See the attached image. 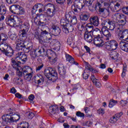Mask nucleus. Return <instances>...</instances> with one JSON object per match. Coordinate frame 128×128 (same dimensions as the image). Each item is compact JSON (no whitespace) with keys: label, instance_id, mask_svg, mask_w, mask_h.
Listing matches in <instances>:
<instances>
[{"label":"nucleus","instance_id":"13d9d810","mask_svg":"<svg viewBox=\"0 0 128 128\" xmlns=\"http://www.w3.org/2000/svg\"><path fill=\"white\" fill-rule=\"evenodd\" d=\"M76 116H80V118H84V114L80 111L76 112Z\"/></svg>","mask_w":128,"mask_h":128},{"label":"nucleus","instance_id":"49530a36","mask_svg":"<svg viewBox=\"0 0 128 128\" xmlns=\"http://www.w3.org/2000/svg\"><path fill=\"white\" fill-rule=\"evenodd\" d=\"M108 28H109L110 30H114L116 28V23L113 21H112L111 22H110V24H109Z\"/></svg>","mask_w":128,"mask_h":128},{"label":"nucleus","instance_id":"dca6fc26","mask_svg":"<svg viewBox=\"0 0 128 128\" xmlns=\"http://www.w3.org/2000/svg\"><path fill=\"white\" fill-rule=\"evenodd\" d=\"M122 116V112H120V113L116 114L114 116H112L110 119V122L111 124H116L120 116Z\"/></svg>","mask_w":128,"mask_h":128},{"label":"nucleus","instance_id":"9d476101","mask_svg":"<svg viewBox=\"0 0 128 128\" xmlns=\"http://www.w3.org/2000/svg\"><path fill=\"white\" fill-rule=\"evenodd\" d=\"M90 24L94 26H98L100 24V19L98 16H91L90 18Z\"/></svg>","mask_w":128,"mask_h":128},{"label":"nucleus","instance_id":"774afa93","mask_svg":"<svg viewBox=\"0 0 128 128\" xmlns=\"http://www.w3.org/2000/svg\"><path fill=\"white\" fill-rule=\"evenodd\" d=\"M38 26H46V22L39 20L38 22Z\"/></svg>","mask_w":128,"mask_h":128},{"label":"nucleus","instance_id":"412c9836","mask_svg":"<svg viewBox=\"0 0 128 128\" xmlns=\"http://www.w3.org/2000/svg\"><path fill=\"white\" fill-rule=\"evenodd\" d=\"M20 5H12L10 7V10L12 14H18V12H20Z\"/></svg>","mask_w":128,"mask_h":128},{"label":"nucleus","instance_id":"ddd939ff","mask_svg":"<svg viewBox=\"0 0 128 128\" xmlns=\"http://www.w3.org/2000/svg\"><path fill=\"white\" fill-rule=\"evenodd\" d=\"M92 2L86 0L84 2V4L82 6V8H84V6H88L90 10V12H94V10H96V6L95 7H94V6H92Z\"/></svg>","mask_w":128,"mask_h":128},{"label":"nucleus","instance_id":"de8ad7c7","mask_svg":"<svg viewBox=\"0 0 128 128\" xmlns=\"http://www.w3.org/2000/svg\"><path fill=\"white\" fill-rule=\"evenodd\" d=\"M36 52L34 51V49H32V51L30 52V56L32 58L34 59L38 58V56L36 55Z\"/></svg>","mask_w":128,"mask_h":128},{"label":"nucleus","instance_id":"bf43d9fd","mask_svg":"<svg viewBox=\"0 0 128 128\" xmlns=\"http://www.w3.org/2000/svg\"><path fill=\"white\" fill-rule=\"evenodd\" d=\"M122 12L124 14H126V16H128V6L126 7H124L122 8Z\"/></svg>","mask_w":128,"mask_h":128},{"label":"nucleus","instance_id":"f03ea898","mask_svg":"<svg viewBox=\"0 0 128 128\" xmlns=\"http://www.w3.org/2000/svg\"><path fill=\"white\" fill-rule=\"evenodd\" d=\"M44 74L46 76L49 80H52L53 82L56 81L58 78V72L56 70L50 67L46 68L44 70Z\"/></svg>","mask_w":128,"mask_h":128},{"label":"nucleus","instance_id":"9b49d317","mask_svg":"<svg viewBox=\"0 0 128 128\" xmlns=\"http://www.w3.org/2000/svg\"><path fill=\"white\" fill-rule=\"evenodd\" d=\"M58 68L59 74L60 76H66V68L64 67V64H58Z\"/></svg>","mask_w":128,"mask_h":128},{"label":"nucleus","instance_id":"4468645a","mask_svg":"<svg viewBox=\"0 0 128 128\" xmlns=\"http://www.w3.org/2000/svg\"><path fill=\"white\" fill-rule=\"evenodd\" d=\"M93 42L96 46H102L103 41L100 36L93 37Z\"/></svg>","mask_w":128,"mask_h":128},{"label":"nucleus","instance_id":"8fccbe9b","mask_svg":"<svg viewBox=\"0 0 128 128\" xmlns=\"http://www.w3.org/2000/svg\"><path fill=\"white\" fill-rule=\"evenodd\" d=\"M44 82V76H42V75H40L38 80H37V84H42Z\"/></svg>","mask_w":128,"mask_h":128},{"label":"nucleus","instance_id":"f257e3e1","mask_svg":"<svg viewBox=\"0 0 128 128\" xmlns=\"http://www.w3.org/2000/svg\"><path fill=\"white\" fill-rule=\"evenodd\" d=\"M65 19H62L60 20L61 24H63L62 25L63 28L62 30L65 34H68V32H72L76 27L74 25L70 24V15L67 14L65 16Z\"/></svg>","mask_w":128,"mask_h":128},{"label":"nucleus","instance_id":"20e7f679","mask_svg":"<svg viewBox=\"0 0 128 128\" xmlns=\"http://www.w3.org/2000/svg\"><path fill=\"white\" fill-rule=\"evenodd\" d=\"M122 24H120L117 28L118 32H120L118 38L121 40H122L123 41L126 40V42H128V30H122Z\"/></svg>","mask_w":128,"mask_h":128},{"label":"nucleus","instance_id":"e433bc0d","mask_svg":"<svg viewBox=\"0 0 128 128\" xmlns=\"http://www.w3.org/2000/svg\"><path fill=\"white\" fill-rule=\"evenodd\" d=\"M114 10L113 12H120L122 10V6H120V4L117 2L115 4L114 6Z\"/></svg>","mask_w":128,"mask_h":128},{"label":"nucleus","instance_id":"a18cd8bd","mask_svg":"<svg viewBox=\"0 0 128 128\" xmlns=\"http://www.w3.org/2000/svg\"><path fill=\"white\" fill-rule=\"evenodd\" d=\"M67 42L69 46H71V48H74L76 46H74V42L72 40V38H68L67 40Z\"/></svg>","mask_w":128,"mask_h":128},{"label":"nucleus","instance_id":"3c124183","mask_svg":"<svg viewBox=\"0 0 128 128\" xmlns=\"http://www.w3.org/2000/svg\"><path fill=\"white\" fill-rule=\"evenodd\" d=\"M22 34L23 40H25L26 39V34H28V31L22 30Z\"/></svg>","mask_w":128,"mask_h":128},{"label":"nucleus","instance_id":"0e129e2a","mask_svg":"<svg viewBox=\"0 0 128 128\" xmlns=\"http://www.w3.org/2000/svg\"><path fill=\"white\" fill-rule=\"evenodd\" d=\"M17 36L16 34H11L10 35V40H15L16 39Z\"/></svg>","mask_w":128,"mask_h":128},{"label":"nucleus","instance_id":"72a5a7b5","mask_svg":"<svg viewBox=\"0 0 128 128\" xmlns=\"http://www.w3.org/2000/svg\"><path fill=\"white\" fill-rule=\"evenodd\" d=\"M88 18H90V14H88V13L83 14L80 16V19L81 20H88Z\"/></svg>","mask_w":128,"mask_h":128},{"label":"nucleus","instance_id":"f8f14e48","mask_svg":"<svg viewBox=\"0 0 128 128\" xmlns=\"http://www.w3.org/2000/svg\"><path fill=\"white\" fill-rule=\"evenodd\" d=\"M16 50H21V52H23L24 48V41H22L21 40H18L17 42H16Z\"/></svg>","mask_w":128,"mask_h":128},{"label":"nucleus","instance_id":"aec40b11","mask_svg":"<svg viewBox=\"0 0 128 128\" xmlns=\"http://www.w3.org/2000/svg\"><path fill=\"white\" fill-rule=\"evenodd\" d=\"M82 6H79L76 4H74L72 6L71 10L74 14H78V12H80V10L82 8Z\"/></svg>","mask_w":128,"mask_h":128},{"label":"nucleus","instance_id":"79ce46f5","mask_svg":"<svg viewBox=\"0 0 128 128\" xmlns=\"http://www.w3.org/2000/svg\"><path fill=\"white\" fill-rule=\"evenodd\" d=\"M8 40V35L5 34H0V42L2 40V42H4Z\"/></svg>","mask_w":128,"mask_h":128},{"label":"nucleus","instance_id":"5701e85b","mask_svg":"<svg viewBox=\"0 0 128 128\" xmlns=\"http://www.w3.org/2000/svg\"><path fill=\"white\" fill-rule=\"evenodd\" d=\"M18 20L20 22L19 24L22 30H26V32H28V30L30 28V24L28 22H26L22 24V21L20 22V19Z\"/></svg>","mask_w":128,"mask_h":128},{"label":"nucleus","instance_id":"2f4dec72","mask_svg":"<svg viewBox=\"0 0 128 128\" xmlns=\"http://www.w3.org/2000/svg\"><path fill=\"white\" fill-rule=\"evenodd\" d=\"M3 54H6L7 56H12V54H14V50L10 46L8 47L7 50H6Z\"/></svg>","mask_w":128,"mask_h":128},{"label":"nucleus","instance_id":"39448f33","mask_svg":"<svg viewBox=\"0 0 128 128\" xmlns=\"http://www.w3.org/2000/svg\"><path fill=\"white\" fill-rule=\"evenodd\" d=\"M50 34L46 30L41 32L40 34V44H48L50 42Z\"/></svg>","mask_w":128,"mask_h":128},{"label":"nucleus","instance_id":"603ef678","mask_svg":"<svg viewBox=\"0 0 128 128\" xmlns=\"http://www.w3.org/2000/svg\"><path fill=\"white\" fill-rule=\"evenodd\" d=\"M34 38H36V40H38L40 44V35L38 34V32L36 31L34 34Z\"/></svg>","mask_w":128,"mask_h":128},{"label":"nucleus","instance_id":"c9c22d12","mask_svg":"<svg viewBox=\"0 0 128 128\" xmlns=\"http://www.w3.org/2000/svg\"><path fill=\"white\" fill-rule=\"evenodd\" d=\"M40 6H42V4H36L33 6V8H32V11H31L32 14H36V12H38V8H40Z\"/></svg>","mask_w":128,"mask_h":128},{"label":"nucleus","instance_id":"864d4df0","mask_svg":"<svg viewBox=\"0 0 128 128\" xmlns=\"http://www.w3.org/2000/svg\"><path fill=\"white\" fill-rule=\"evenodd\" d=\"M26 114V116H28V118H29V120H32V118L34 116V114L30 112H27Z\"/></svg>","mask_w":128,"mask_h":128},{"label":"nucleus","instance_id":"6e6d98bb","mask_svg":"<svg viewBox=\"0 0 128 128\" xmlns=\"http://www.w3.org/2000/svg\"><path fill=\"white\" fill-rule=\"evenodd\" d=\"M6 30V24L4 22L0 23V32H2Z\"/></svg>","mask_w":128,"mask_h":128},{"label":"nucleus","instance_id":"cd10ccee","mask_svg":"<svg viewBox=\"0 0 128 128\" xmlns=\"http://www.w3.org/2000/svg\"><path fill=\"white\" fill-rule=\"evenodd\" d=\"M92 33L93 38L100 36L102 35V31H100L98 28H94Z\"/></svg>","mask_w":128,"mask_h":128},{"label":"nucleus","instance_id":"f704fd0d","mask_svg":"<svg viewBox=\"0 0 128 128\" xmlns=\"http://www.w3.org/2000/svg\"><path fill=\"white\" fill-rule=\"evenodd\" d=\"M17 128H30V124L28 122H21L18 124Z\"/></svg>","mask_w":128,"mask_h":128},{"label":"nucleus","instance_id":"58836bf2","mask_svg":"<svg viewBox=\"0 0 128 128\" xmlns=\"http://www.w3.org/2000/svg\"><path fill=\"white\" fill-rule=\"evenodd\" d=\"M69 18V22H71L72 24V25L74 26V24H76L77 22H78V20H76V16H74L72 19V16H70V18Z\"/></svg>","mask_w":128,"mask_h":128},{"label":"nucleus","instance_id":"c756f323","mask_svg":"<svg viewBox=\"0 0 128 128\" xmlns=\"http://www.w3.org/2000/svg\"><path fill=\"white\" fill-rule=\"evenodd\" d=\"M112 22V21L108 18L104 19L103 20H102L101 24L102 26H104V28H108V27L110 26V24Z\"/></svg>","mask_w":128,"mask_h":128},{"label":"nucleus","instance_id":"bb28decb","mask_svg":"<svg viewBox=\"0 0 128 128\" xmlns=\"http://www.w3.org/2000/svg\"><path fill=\"white\" fill-rule=\"evenodd\" d=\"M86 30L85 32H89L90 34H92L94 30V25L90 24V23H88L86 26Z\"/></svg>","mask_w":128,"mask_h":128},{"label":"nucleus","instance_id":"f3484780","mask_svg":"<svg viewBox=\"0 0 128 128\" xmlns=\"http://www.w3.org/2000/svg\"><path fill=\"white\" fill-rule=\"evenodd\" d=\"M6 23L10 26H14L16 24V20L14 19V16H10L6 19Z\"/></svg>","mask_w":128,"mask_h":128},{"label":"nucleus","instance_id":"680f3d73","mask_svg":"<svg viewBox=\"0 0 128 128\" xmlns=\"http://www.w3.org/2000/svg\"><path fill=\"white\" fill-rule=\"evenodd\" d=\"M6 2L8 4H16V0H6Z\"/></svg>","mask_w":128,"mask_h":128},{"label":"nucleus","instance_id":"393cba45","mask_svg":"<svg viewBox=\"0 0 128 128\" xmlns=\"http://www.w3.org/2000/svg\"><path fill=\"white\" fill-rule=\"evenodd\" d=\"M84 38L88 42H92L94 40V37L92 36V33L85 32L84 34Z\"/></svg>","mask_w":128,"mask_h":128},{"label":"nucleus","instance_id":"a19ab883","mask_svg":"<svg viewBox=\"0 0 128 128\" xmlns=\"http://www.w3.org/2000/svg\"><path fill=\"white\" fill-rule=\"evenodd\" d=\"M34 50L36 54V56H37V58H38V56H44V54H42V51L41 48L34 49Z\"/></svg>","mask_w":128,"mask_h":128},{"label":"nucleus","instance_id":"c85d7f7f","mask_svg":"<svg viewBox=\"0 0 128 128\" xmlns=\"http://www.w3.org/2000/svg\"><path fill=\"white\" fill-rule=\"evenodd\" d=\"M10 48V46L6 43H2L0 44V50L4 54L6 52L7 49Z\"/></svg>","mask_w":128,"mask_h":128},{"label":"nucleus","instance_id":"7ed1b4c3","mask_svg":"<svg viewBox=\"0 0 128 128\" xmlns=\"http://www.w3.org/2000/svg\"><path fill=\"white\" fill-rule=\"evenodd\" d=\"M20 118V114H14L12 115H9L8 114H6L2 116V120L4 122L8 124V122H18Z\"/></svg>","mask_w":128,"mask_h":128},{"label":"nucleus","instance_id":"6e6552de","mask_svg":"<svg viewBox=\"0 0 128 128\" xmlns=\"http://www.w3.org/2000/svg\"><path fill=\"white\" fill-rule=\"evenodd\" d=\"M16 60H19L18 62L20 64H24L28 60V55L22 52H18L16 54Z\"/></svg>","mask_w":128,"mask_h":128},{"label":"nucleus","instance_id":"e2e57ef3","mask_svg":"<svg viewBox=\"0 0 128 128\" xmlns=\"http://www.w3.org/2000/svg\"><path fill=\"white\" fill-rule=\"evenodd\" d=\"M105 10H106L108 14H110V10H106L104 8H100V7H99L98 12H104Z\"/></svg>","mask_w":128,"mask_h":128},{"label":"nucleus","instance_id":"423d86ee","mask_svg":"<svg viewBox=\"0 0 128 128\" xmlns=\"http://www.w3.org/2000/svg\"><path fill=\"white\" fill-rule=\"evenodd\" d=\"M105 46V48H106V50L112 52V50H114L116 48H118V43L114 40H112L106 42Z\"/></svg>","mask_w":128,"mask_h":128},{"label":"nucleus","instance_id":"a211bd4d","mask_svg":"<svg viewBox=\"0 0 128 128\" xmlns=\"http://www.w3.org/2000/svg\"><path fill=\"white\" fill-rule=\"evenodd\" d=\"M24 75V80H31L32 78V74H34L33 72L28 73V71L26 70H24L22 72V75Z\"/></svg>","mask_w":128,"mask_h":128},{"label":"nucleus","instance_id":"4d7b16f0","mask_svg":"<svg viewBox=\"0 0 128 128\" xmlns=\"http://www.w3.org/2000/svg\"><path fill=\"white\" fill-rule=\"evenodd\" d=\"M90 76V72H84L83 74V78L84 80H88Z\"/></svg>","mask_w":128,"mask_h":128},{"label":"nucleus","instance_id":"052dcab7","mask_svg":"<svg viewBox=\"0 0 128 128\" xmlns=\"http://www.w3.org/2000/svg\"><path fill=\"white\" fill-rule=\"evenodd\" d=\"M24 14V9L22 8L20 6L19 12H18V14Z\"/></svg>","mask_w":128,"mask_h":128},{"label":"nucleus","instance_id":"7c9ffc66","mask_svg":"<svg viewBox=\"0 0 128 128\" xmlns=\"http://www.w3.org/2000/svg\"><path fill=\"white\" fill-rule=\"evenodd\" d=\"M37 18H40V20L42 22H46V17L44 14H37L36 16L34 18V20H36Z\"/></svg>","mask_w":128,"mask_h":128},{"label":"nucleus","instance_id":"338daca9","mask_svg":"<svg viewBox=\"0 0 128 128\" xmlns=\"http://www.w3.org/2000/svg\"><path fill=\"white\" fill-rule=\"evenodd\" d=\"M58 61V58H56L54 59H50V62L52 64H56V62Z\"/></svg>","mask_w":128,"mask_h":128},{"label":"nucleus","instance_id":"2eb2a0df","mask_svg":"<svg viewBox=\"0 0 128 128\" xmlns=\"http://www.w3.org/2000/svg\"><path fill=\"white\" fill-rule=\"evenodd\" d=\"M102 32L104 36H106V40H110V39L112 38V34L110 32V31L108 29H106V27H102Z\"/></svg>","mask_w":128,"mask_h":128},{"label":"nucleus","instance_id":"4be33fe9","mask_svg":"<svg viewBox=\"0 0 128 128\" xmlns=\"http://www.w3.org/2000/svg\"><path fill=\"white\" fill-rule=\"evenodd\" d=\"M90 80H92L96 88H100V86H102V84H100V80H98V79H96L94 75L92 74L91 76Z\"/></svg>","mask_w":128,"mask_h":128},{"label":"nucleus","instance_id":"b1692460","mask_svg":"<svg viewBox=\"0 0 128 128\" xmlns=\"http://www.w3.org/2000/svg\"><path fill=\"white\" fill-rule=\"evenodd\" d=\"M66 58L67 62H69L70 64H76V66L78 65V63L74 60V58H72V56H70L68 54H66Z\"/></svg>","mask_w":128,"mask_h":128},{"label":"nucleus","instance_id":"6ab92c4d","mask_svg":"<svg viewBox=\"0 0 128 128\" xmlns=\"http://www.w3.org/2000/svg\"><path fill=\"white\" fill-rule=\"evenodd\" d=\"M120 48L124 52H128V43L125 41H121L119 44Z\"/></svg>","mask_w":128,"mask_h":128},{"label":"nucleus","instance_id":"69168bd1","mask_svg":"<svg viewBox=\"0 0 128 128\" xmlns=\"http://www.w3.org/2000/svg\"><path fill=\"white\" fill-rule=\"evenodd\" d=\"M56 2L59 4H64V2H66V0H56Z\"/></svg>","mask_w":128,"mask_h":128},{"label":"nucleus","instance_id":"a878e982","mask_svg":"<svg viewBox=\"0 0 128 128\" xmlns=\"http://www.w3.org/2000/svg\"><path fill=\"white\" fill-rule=\"evenodd\" d=\"M34 46L32 44V43H28L26 46L24 47V49L23 50V52H26V54H28V52H30L33 50Z\"/></svg>","mask_w":128,"mask_h":128},{"label":"nucleus","instance_id":"ea45409f","mask_svg":"<svg viewBox=\"0 0 128 128\" xmlns=\"http://www.w3.org/2000/svg\"><path fill=\"white\" fill-rule=\"evenodd\" d=\"M47 14H49L50 18H52L56 14V10L54 9L52 11V9L50 8H48L47 10Z\"/></svg>","mask_w":128,"mask_h":128},{"label":"nucleus","instance_id":"1a4fd4ad","mask_svg":"<svg viewBox=\"0 0 128 128\" xmlns=\"http://www.w3.org/2000/svg\"><path fill=\"white\" fill-rule=\"evenodd\" d=\"M52 33L53 36H56L60 34V28L58 26V22H52Z\"/></svg>","mask_w":128,"mask_h":128},{"label":"nucleus","instance_id":"5fc2aeb1","mask_svg":"<svg viewBox=\"0 0 128 128\" xmlns=\"http://www.w3.org/2000/svg\"><path fill=\"white\" fill-rule=\"evenodd\" d=\"M44 68V64L40 63V64H38L36 68V71L38 72L42 70Z\"/></svg>","mask_w":128,"mask_h":128},{"label":"nucleus","instance_id":"4c0bfd02","mask_svg":"<svg viewBox=\"0 0 128 128\" xmlns=\"http://www.w3.org/2000/svg\"><path fill=\"white\" fill-rule=\"evenodd\" d=\"M56 108H58V106L56 105H52L50 106L48 110L49 114H54V110H56Z\"/></svg>","mask_w":128,"mask_h":128},{"label":"nucleus","instance_id":"37998d69","mask_svg":"<svg viewBox=\"0 0 128 128\" xmlns=\"http://www.w3.org/2000/svg\"><path fill=\"white\" fill-rule=\"evenodd\" d=\"M6 14V8L4 6H2L0 7V14L4 16Z\"/></svg>","mask_w":128,"mask_h":128},{"label":"nucleus","instance_id":"0eeeda50","mask_svg":"<svg viewBox=\"0 0 128 128\" xmlns=\"http://www.w3.org/2000/svg\"><path fill=\"white\" fill-rule=\"evenodd\" d=\"M20 62H18V59L12 60V66L13 68L16 70L18 75L19 76H22V71L24 68H22L20 66Z\"/></svg>","mask_w":128,"mask_h":128},{"label":"nucleus","instance_id":"c03bdc74","mask_svg":"<svg viewBox=\"0 0 128 128\" xmlns=\"http://www.w3.org/2000/svg\"><path fill=\"white\" fill-rule=\"evenodd\" d=\"M116 16H118L120 20H126V16L124 14L120 13H117L116 14Z\"/></svg>","mask_w":128,"mask_h":128},{"label":"nucleus","instance_id":"09e8293b","mask_svg":"<svg viewBox=\"0 0 128 128\" xmlns=\"http://www.w3.org/2000/svg\"><path fill=\"white\" fill-rule=\"evenodd\" d=\"M85 64H86L85 68L86 70H90V72H92L94 70V69L92 68L88 62H86Z\"/></svg>","mask_w":128,"mask_h":128},{"label":"nucleus","instance_id":"473e14b6","mask_svg":"<svg viewBox=\"0 0 128 128\" xmlns=\"http://www.w3.org/2000/svg\"><path fill=\"white\" fill-rule=\"evenodd\" d=\"M110 56L112 60H116L118 58V53L116 51H113L110 53Z\"/></svg>","mask_w":128,"mask_h":128}]
</instances>
